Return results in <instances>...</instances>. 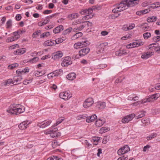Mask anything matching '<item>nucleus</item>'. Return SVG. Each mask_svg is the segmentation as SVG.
Segmentation results:
<instances>
[{
    "mask_svg": "<svg viewBox=\"0 0 160 160\" xmlns=\"http://www.w3.org/2000/svg\"><path fill=\"white\" fill-rule=\"evenodd\" d=\"M139 0H123L117 7L112 10L114 13H117L128 8V7H132L138 5Z\"/></svg>",
    "mask_w": 160,
    "mask_h": 160,
    "instance_id": "obj_1",
    "label": "nucleus"
},
{
    "mask_svg": "<svg viewBox=\"0 0 160 160\" xmlns=\"http://www.w3.org/2000/svg\"><path fill=\"white\" fill-rule=\"evenodd\" d=\"M24 108L19 105H11L7 110V112L10 114L16 115L19 114L24 112Z\"/></svg>",
    "mask_w": 160,
    "mask_h": 160,
    "instance_id": "obj_2",
    "label": "nucleus"
},
{
    "mask_svg": "<svg viewBox=\"0 0 160 160\" xmlns=\"http://www.w3.org/2000/svg\"><path fill=\"white\" fill-rule=\"evenodd\" d=\"M90 44L89 42L87 40L84 41L75 43L74 45V47L76 49L86 47Z\"/></svg>",
    "mask_w": 160,
    "mask_h": 160,
    "instance_id": "obj_3",
    "label": "nucleus"
},
{
    "mask_svg": "<svg viewBox=\"0 0 160 160\" xmlns=\"http://www.w3.org/2000/svg\"><path fill=\"white\" fill-rule=\"evenodd\" d=\"M94 101L92 98H88L86 99L83 104V107L87 108L91 106L94 103Z\"/></svg>",
    "mask_w": 160,
    "mask_h": 160,
    "instance_id": "obj_4",
    "label": "nucleus"
},
{
    "mask_svg": "<svg viewBox=\"0 0 160 160\" xmlns=\"http://www.w3.org/2000/svg\"><path fill=\"white\" fill-rule=\"evenodd\" d=\"M59 96L61 98L65 100L68 99L72 97L69 91L61 92L59 94Z\"/></svg>",
    "mask_w": 160,
    "mask_h": 160,
    "instance_id": "obj_5",
    "label": "nucleus"
},
{
    "mask_svg": "<svg viewBox=\"0 0 160 160\" xmlns=\"http://www.w3.org/2000/svg\"><path fill=\"white\" fill-rule=\"evenodd\" d=\"M130 150L129 147L128 145H125L123 147L120 148L118 151V153L119 155L123 154Z\"/></svg>",
    "mask_w": 160,
    "mask_h": 160,
    "instance_id": "obj_6",
    "label": "nucleus"
},
{
    "mask_svg": "<svg viewBox=\"0 0 160 160\" xmlns=\"http://www.w3.org/2000/svg\"><path fill=\"white\" fill-rule=\"evenodd\" d=\"M135 116V115L133 114L129 115L122 118V121L123 123H128L129 122L131 121Z\"/></svg>",
    "mask_w": 160,
    "mask_h": 160,
    "instance_id": "obj_7",
    "label": "nucleus"
},
{
    "mask_svg": "<svg viewBox=\"0 0 160 160\" xmlns=\"http://www.w3.org/2000/svg\"><path fill=\"white\" fill-rule=\"evenodd\" d=\"M31 122L28 121H25L20 123L18 125L19 128L21 130H24L26 129Z\"/></svg>",
    "mask_w": 160,
    "mask_h": 160,
    "instance_id": "obj_8",
    "label": "nucleus"
},
{
    "mask_svg": "<svg viewBox=\"0 0 160 160\" xmlns=\"http://www.w3.org/2000/svg\"><path fill=\"white\" fill-rule=\"evenodd\" d=\"M72 61H71V58L68 57H65L63 59L62 63V66H67L72 64Z\"/></svg>",
    "mask_w": 160,
    "mask_h": 160,
    "instance_id": "obj_9",
    "label": "nucleus"
},
{
    "mask_svg": "<svg viewBox=\"0 0 160 160\" xmlns=\"http://www.w3.org/2000/svg\"><path fill=\"white\" fill-rule=\"evenodd\" d=\"M63 55L62 52L60 51H58L53 54L52 58L54 59H57L61 58Z\"/></svg>",
    "mask_w": 160,
    "mask_h": 160,
    "instance_id": "obj_10",
    "label": "nucleus"
},
{
    "mask_svg": "<svg viewBox=\"0 0 160 160\" xmlns=\"http://www.w3.org/2000/svg\"><path fill=\"white\" fill-rule=\"evenodd\" d=\"M90 51V48H86L82 49L79 52V54L81 56H84L89 53Z\"/></svg>",
    "mask_w": 160,
    "mask_h": 160,
    "instance_id": "obj_11",
    "label": "nucleus"
},
{
    "mask_svg": "<svg viewBox=\"0 0 160 160\" xmlns=\"http://www.w3.org/2000/svg\"><path fill=\"white\" fill-rule=\"evenodd\" d=\"M106 107V103L104 102H98L97 103L96 107L99 109H103Z\"/></svg>",
    "mask_w": 160,
    "mask_h": 160,
    "instance_id": "obj_12",
    "label": "nucleus"
},
{
    "mask_svg": "<svg viewBox=\"0 0 160 160\" xmlns=\"http://www.w3.org/2000/svg\"><path fill=\"white\" fill-rule=\"evenodd\" d=\"M105 120L103 119H98L95 122V124L97 127H101L105 123Z\"/></svg>",
    "mask_w": 160,
    "mask_h": 160,
    "instance_id": "obj_13",
    "label": "nucleus"
},
{
    "mask_svg": "<svg viewBox=\"0 0 160 160\" xmlns=\"http://www.w3.org/2000/svg\"><path fill=\"white\" fill-rule=\"evenodd\" d=\"M26 52V49L25 48H20L15 51L13 53L15 55H21L24 53Z\"/></svg>",
    "mask_w": 160,
    "mask_h": 160,
    "instance_id": "obj_14",
    "label": "nucleus"
},
{
    "mask_svg": "<svg viewBox=\"0 0 160 160\" xmlns=\"http://www.w3.org/2000/svg\"><path fill=\"white\" fill-rule=\"evenodd\" d=\"M140 27L142 31L144 32L149 31L151 29V28L148 26V24L146 23H142L140 25Z\"/></svg>",
    "mask_w": 160,
    "mask_h": 160,
    "instance_id": "obj_15",
    "label": "nucleus"
},
{
    "mask_svg": "<svg viewBox=\"0 0 160 160\" xmlns=\"http://www.w3.org/2000/svg\"><path fill=\"white\" fill-rule=\"evenodd\" d=\"M152 44H151L149 45L148 51V52H150V53L152 55L153 54L154 51L158 52L157 47H156L154 46H152Z\"/></svg>",
    "mask_w": 160,
    "mask_h": 160,
    "instance_id": "obj_16",
    "label": "nucleus"
},
{
    "mask_svg": "<svg viewBox=\"0 0 160 160\" xmlns=\"http://www.w3.org/2000/svg\"><path fill=\"white\" fill-rule=\"evenodd\" d=\"M63 30V27L62 25H60L56 27L53 30V32L55 34L58 33Z\"/></svg>",
    "mask_w": 160,
    "mask_h": 160,
    "instance_id": "obj_17",
    "label": "nucleus"
},
{
    "mask_svg": "<svg viewBox=\"0 0 160 160\" xmlns=\"http://www.w3.org/2000/svg\"><path fill=\"white\" fill-rule=\"evenodd\" d=\"M44 46H52L55 45L54 40H48L45 41L43 43Z\"/></svg>",
    "mask_w": 160,
    "mask_h": 160,
    "instance_id": "obj_18",
    "label": "nucleus"
},
{
    "mask_svg": "<svg viewBox=\"0 0 160 160\" xmlns=\"http://www.w3.org/2000/svg\"><path fill=\"white\" fill-rule=\"evenodd\" d=\"M51 122H52L50 120L49 121H45L42 124L40 125L38 124V125L39 127L40 128H44L45 127L49 125L50 124Z\"/></svg>",
    "mask_w": 160,
    "mask_h": 160,
    "instance_id": "obj_19",
    "label": "nucleus"
},
{
    "mask_svg": "<svg viewBox=\"0 0 160 160\" xmlns=\"http://www.w3.org/2000/svg\"><path fill=\"white\" fill-rule=\"evenodd\" d=\"M54 129L55 131H53V132H52L51 134V135H50V136L51 137L53 138L55 137H58L60 136L61 134V133L56 132L58 130L57 128H55Z\"/></svg>",
    "mask_w": 160,
    "mask_h": 160,
    "instance_id": "obj_20",
    "label": "nucleus"
},
{
    "mask_svg": "<svg viewBox=\"0 0 160 160\" xmlns=\"http://www.w3.org/2000/svg\"><path fill=\"white\" fill-rule=\"evenodd\" d=\"M97 118V116L95 114H93L91 116L87 117L86 121L88 122H91L93 121Z\"/></svg>",
    "mask_w": 160,
    "mask_h": 160,
    "instance_id": "obj_21",
    "label": "nucleus"
},
{
    "mask_svg": "<svg viewBox=\"0 0 160 160\" xmlns=\"http://www.w3.org/2000/svg\"><path fill=\"white\" fill-rule=\"evenodd\" d=\"M14 83L15 82H13L12 79H8L5 80L3 83V84L4 86H7L9 85H10L12 84L14 85Z\"/></svg>",
    "mask_w": 160,
    "mask_h": 160,
    "instance_id": "obj_22",
    "label": "nucleus"
},
{
    "mask_svg": "<svg viewBox=\"0 0 160 160\" xmlns=\"http://www.w3.org/2000/svg\"><path fill=\"white\" fill-rule=\"evenodd\" d=\"M143 100L145 101V103L147 102H152L155 100V97L152 95L147 98L143 99Z\"/></svg>",
    "mask_w": 160,
    "mask_h": 160,
    "instance_id": "obj_23",
    "label": "nucleus"
},
{
    "mask_svg": "<svg viewBox=\"0 0 160 160\" xmlns=\"http://www.w3.org/2000/svg\"><path fill=\"white\" fill-rule=\"evenodd\" d=\"M76 77V74L74 72L70 73L67 76V78L70 80H72L75 78Z\"/></svg>",
    "mask_w": 160,
    "mask_h": 160,
    "instance_id": "obj_24",
    "label": "nucleus"
},
{
    "mask_svg": "<svg viewBox=\"0 0 160 160\" xmlns=\"http://www.w3.org/2000/svg\"><path fill=\"white\" fill-rule=\"evenodd\" d=\"M133 45V47L134 48L136 47H138L140 46H141L143 45L144 44V42L142 41L139 40V41H136L133 42L132 43Z\"/></svg>",
    "mask_w": 160,
    "mask_h": 160,
    "instance_id": "obj_25",
    "label": "nucleus"
},
{
    "mask_svg": "<svg viewBox=\"0 0 160 160\" xmlns=\"http://www.w3.org/2000/svg\"><path fill=\"white\" fill-rule=\"evenodd\" d=\"M82 35V33L81 32H79L74 35L71 37V39L72 40H74L81 37Z\"/></svg>",
    "mask_w": 160,
    "mask_h": 160,
    "instance_id": "obj_26",
    "label": "nucleus"
},
{
    "mask_svg": "<svg viewBox=\"0 0 160 160\" xmlns=\"http://www.w3.org/2000/svg\"><path fill=\"white\" fill-rule=\"evenodd\" d=\"M22 77L21 76L19 75L18 76H16L14 78L13 82H15L14 85L17 84V83L18 82H20L22 79Z\"/></svg>",
    "mask_w": 160,
    "mask_h": 160,
    "instance_id": "obj_27",
    "label": "nucleus"
},
{
    "mask_svg": "<svg viewBox=\"0 0 160 160\" xmlns=\"http://www.w3.org/2000/svg\"><path fill=\"white\" fill-rule=\"evenodd\" d=\"M152 55L150 53V52L143 53L141 56V58L143 59H147L151 57Z\"/></svg>",
    "mask_w": 160,
    "mask_h": 160,
    "instance_id": "obj_28",
    "label": "nucleus"
},
{
    "mask_svg": "<svg viewBox=\"0 0 160 160\" xmlns=\"http://www.w3.org/2000/svg\"><path fill=\"white\" fill-rule=\"evenodd\" d=\"M108 44V43L106 42L105 43H100L98 44L96 46L97 48L98 49H99L100 48H101L100 49V50H98V53H100L102 51H103V48H102L103 46H107Z\"/></svg>",
    "mask_w": 160,
    "mask_h": 160,
    "instance_id": "obj_29",
    "label": "nucleus"
},
{
    "mask_svg": "<svg viewBox=\"0 0 160 160\" xmlns=\"http://www.w3.org/2000/svg\"><path fill=\"white\" fill-rule=\"evenodd\" d=\"M78 14L77 13H72L69 15L68 18L70 20H72L78 17Z\"/></svg>",
    "mask_w": 160,
    "mask_h": 160,
    "instance_id": "obj_30",
    "label": "nucleus"
},
{
    "mask_svg": "<svg viewBox=\"0 0 160 160\" xmlns=\"http://www.w3.org/2000/svg\"><path fill=\"white\" fill-rule=\"evenodd\" d=\"M141 122L143 124V125L145 126L149 124V119L147 118H144L141 120Z\"/></svg>",
    "mask_w": 160,
    "mask_h": 160,
    "instance_id": "obj_31",
    "label": "nucleus"
},
{
    "mask_svg": "<svg viewBox=\"0 0 160 160\" xmlns=\"http://www.w3.org/2000/svg\"><path fill=\"white\" fill-rule=\"evenodd\" d=\"M128 99L129 100L135 101L138 100L139 97L138 96H135L134 94H132L129 96Z\"/></svg>",
    "mask_w": 160,
    "mask_h": 160,
    "instance_id": "obj_32",
    "label": "nucleus"
},
{
    "mask_svg": "<svg viewBox=\"0 0 160 160\" xmlns=\"http://www.w3.org/2000/svg\"><path fill=\"white\" fill-rule=\"evenodd\" d=\"M127 53L125 50H120L116 52V55L117 56H120L122 55H126Z\"/></svg>",
    "mask_w": 160,
    "mask_h": 160,
    "instance_id": "obj_33",
    "label": "nucleus"
},
{
    "mask_svg": "<svg viewBox=\"0 0 160 160\" xmlns=\"http://www.w3.org/2000/svg\"><path fill=\"white\" fill-rule=\"evenodd\" d=\"M20 37H9L6 40V41L8 42H11L14 41L19 38Z\"/></svg>",
    "mask_w": 160,
    "mask_h": 160,
    "instance_id": "obj_34",
    "label": "nucleus"
},
{
    "mask_svg": "<svg viewBox=\"0 0 160 160\" xmlns=\"http://www.w3.org/2000/svg\"><path fill=\"white\" fill-rule=\"evenodd\" d=\"M144 103H145V101L143 99H142L133 103L132 105L134 106H137L140 105L141 104Z\"/></svg>",
    "mask_w": 160,
    "mask_h": 160,
    "instance_id": "obj_35",
    "label": "nucleus"
},
{
    "mask_svg": "<svg viewBox=\"0 0 160 160\" xmlns=\"http://www.w3.org/2000/svg\"><path fill=\"white\" fill-rule=\"evenodd\" d=\"M84 27L85 26L84 25H81L79 27L74 28L73 29V31L75 32H76L78 31H81Z\"/></svg>",
    "mask_w": 160,
    "mask_h": 160,
    "instance_id": "obj_36",
    "label": "nucleus"
},
{
    "mask_svg": "<svg viewBox=\"0 0 160 160\" xmlns=\"http://www.w3.org/2000/svg\"><path fill=\"white\" fill-rule=\"evenodd\" d=\"M157 19V18L156 17L152 16L151 17H148L147 19V21L149 22H155Z\"/></svg>",
    "mask_w": 160,
    "mask_h": 160,
    "instance_id": "obj_37",
    "label": "nucleus"
},
{
    "mask_svg": "<svg viewBox=\"0 0 160 160\" xmlns=\"http://www.w3.org/2000/svg\"><path fill=\"white\" fill-rule=\"evenodd\" d=\"M109 128L108 127H102L100 129V132L101 133H105L109 131Z\"/></svg>",
    "mask_w": 160,
    "mask_h": 160,
    "instance_id": "obj_38",
    "label": "nucleus"
},
{
    "mask_svg": "<svg viewBox=\"0 0 160 160\" xmlns=\"http://www.w3.org/2000/svg\"><path fill=\"white\" fill-rule=\"evenodd\" d=\"M151 36V33L149 32H146L143 34V36L145 39L149 38Z\"/></svg>",
    "mask_w": 160,
    "mask_h": 160,
    "instance_id": "obj_39",
    "label": "nucleus"
},
{
    "mask_svg": "<svg viewBox=\"0 0 160 160\" xmlns=\"http://www.w3.org/2000/svg\"><path fill=\"white\" fill-rule=\"evenodd\" d=\"M62 72V70H59L52 72L53 73L54 76L56 77L58 76Z\"/></svg>",
    "mask_w": 160,
    "mask_h": 160,
    "instance_id": "obj_40",
    "label": "nucleus"
},
{
    "mask_svg": "<svg viewBox=\"0 0 160 160\" xmlns=\"http://www.w3.org/2000/svg\"><path fill=\"white\" fill-rule=\"evenodd\" d=\"M12 20L11 19L8 20L6 22V26L7 28H9L12 26Z\"/></svg>",
    "mask_w": 160,
    "mask_h": 160,
    "instance_id": "obj_41",
    "label": "nucleus"
},
{
    "mask_svg": "<svg viewBox=\"0 0 160 160\" xmlns=\"http://www.w3.org/2000/svg\"><path fill=\"white\" fill-rule=\"evenodd\" d=\"M100 138L99 137H95L93 138L92 140L93 141L94 144L95 145L98 144V142L99 141Z\"/></svg>",
    "mask_w": 160,
    "mask_h": 160,
    "instance_id": "obj_42",
    "label": "nucleus"
},
{
    "mask_svg": "<svg viewBox=\"0 0 160 160\" xmlns=\"http://www.w3.org/2000/svg\"><path fill=\"white\" fill-rule=\"evenodd\" d=\"M65 39H62V38H60L56 39L55 41H54L55 45L56 44H58L61 43L63 41H64L65 40Z\"/></svg>",
    "mask_w": 160,
    "mask_h": 160,
    "instance_id": "obj_43",
    "label": "nucleus"
},
{
    "mask_svg": "<svg viewBox=\"0 0 160 160\" xmlns=\"http://www.w3.org/2000/svg\"><path fill=\"white\" fill-rule=\"evenodd\" d=\"M18 63H14L10 65H9L8 66V68L9 69H12L14 68L18 67Z\"/></svg>",
    "mask_w": 160,
    "mask_h": 160,
    "instance_id": "obj_44",
    "label": "nucleus"
},
{
    "mask_svg": "<svg viewBox=\"0 0 160 160\" xmlns=\"http://www.w3.org/2000/svg\"><path fill=\"white\" fill-rule=\"evenodd\" d=\"M72 28H68L64 30L63 32V34L66 35L68 34L69 33L72 31Z\"/></svg>",
    "mask_w": 160,
    "mask_h": 160,
    "instance_id": "obj_45",
    "label": "nucleus"
},
{
    "mask_svg": "<svg viewBox=\"0 0 160 160\" xmlns=\"http://www.w3.org/2000/svg\"><path fill=\"white\" fill-rule=\"evenodd\" d=\"M38 58L37 57H35L33 58L30 59L29 62L31 63H34L37 62L38 60Z\"/></svg>",
    "mask_w": 160,
    "mask_h": 160,
    "instance_id": "obj_46",
    "label": "nucleus"
},
{
    "mask_svg": "<svg viewBox=\"0 0 160 160\" xmlns=\"http://www.w3.org/2000/svg\"><path fill=\"white\" fill-rule=\"evenodd\" d=\"M41 33V31L40 30H38L33 33L32 35V37L33 38L36 37V35L38 36L39 34Z\"/></svg>",
    "mask_w": 160,
    "mask_h": 160,
    "instance_id": "obj_47",
    "label": "nucleus"
},
{
    "mask_svg": "<svg viewBox=\"0 0 160 160\" xmlns=\"http://www.w3.org/2000/svg\"><path fill=\"white\" fill-rule=\"evenodd\" d=\"M33 74L35 76H38V75H39L40 76H42L44 74V73L42 74L41 72L39 71H35L34 72Z\"/></svg>",
    "mask_w": 160,
    "mask_h": 160,
    "instance_id": "obj_48",
    "label": "nucleus"
},
{
    "mask_svg": "<svg viewBox=\"0 0 160 160\" xmlns=\"http://www.w3.org/2000/svg\"><path fill=\"white\" fill-rule=\"evenodd\" d=\"M157 135L156 133H152L151 135L148 137L147 138V139L148 140H149L150 139H152L153 138L156 137L157 136Z\"/></svg>",
    "mask_w": 160,
    "mask_h": 160,
    "instance_id": "obj_49",
    "label": "nucleus"
},
{
    "mask_svg": "<svg viewBox=\"0 0 160 160\" xmlns=\"http://www.w3.org/2000/svg\"><path fill=\"white\" fill-rule=\"evenodd\" d=\"M59 146L58 142L57 141H54L52 143V146L53 148H56Z\"/></svg>",
    "mask_w": 160,
    "mask_h": 160,
    "instance_id": "obj_50",
    "label": "nucleus"
},
{
    "mask_svg": "<svg viewBox=\"0 0 160 160\" xmlns=\"http://www.w3.org/2000/svg\"><path fill=\"white\" fill-rule=\"evenodd\" d=\"M47 77L49 79H52L55 77L54 75L52 72L47 74Z\"/></svg>",
    "mask_w": 160,
    "mask_h": 160,
    "instance_id": "obj_51",
    "label": "nucleus"
},
{
    "mask_svg": "<svg viewBox=\"0 0 160 160\" xmlns=\"http://www.w3.org/2000/svg\"><path fill=\"white\" fill-rule=\"evenodd\" d=\"M141 113L139 114L136 117V118L138 119L140 118H142L145 115V112L144 111L141 112Z\"/></svg>",
    "mask_w": 160,
    "mask_h": 160,
    "instance_id": "obj_52",
    "label": "nucleus"
},
{
    "mask_svg": "<svg viewBox=\"0 0 160 160\" xmlns=\"http://www.w3.org/2000/svg\"><path fill=\"white\" fill-rule=\"evenodd\" d=\"M135 26V25L134 24H132L131 25H130L129 27H127V29H124L125 30H130L132 29Z\"/></svg>",
    "mask_w": 160,
    "mask_h": 160,
    "instance_id": "obj_53",
    "label": "nucleus"
},
{
    "mask_svg": "<svg viewBox=\"0 0 160 160\" xmlns=\"http://www.w3.org/2000/svg\"><path fill=\"white\" fill-rule=\"evenodd\" d=\"M151 10L150 8H148L145 10H141L142 13L143 14H146L149 12Z\"/></svg>",
    "mask_w": 160,
    "mask_h": 160,
    "instance_id": "obj_54",
    "label": "nucleus"
},
{
    "mask_svg": "<svg viewBox=\"0 0 160 160\" xmlns=\"http://www.w3.org/2000/svg\"><path fill=\"white\" fill-rule=\"evenodd\" d=\"M87 9H82L81 11H80L79 13L82 15L87 14Z\"/></svg>",
    "mask_w": 160,
    "mask_h": 160,
    "instance_id": "obj_55",
    "label": "nucleus"
},
{
    "mask_svg": "<svg viewBox=\"0 0 160 160\" xmlns=\"http://www.w3.org/2000/svg\"><path fill=\"white\" fill-rule=\"evenodd\" d=\"M32 80L29 79V80H25L23 82V83L25 85H27L28 84H29L31 83L32 82Z\"/></svg>",
    "mask_w": 160,
    "mask_h": 160,
    "instance_id": "obj_56",
    "label": "nucleus"
},
{
    "mask_svg": "<svg viewBox=\"0 0 160 160\" xmlns=\"http://www.w3.org/2000/svg\"><path fill=\"white\" fill-rule=\"evenodd\" d=\"M53 132V130H51L50 129H47L45 130L44 132L45 134H50V135H51V134L52 132Z\"/></svg>",
    "mask_w": 160,
    "mask_h": 160,
    "instance_id": "obj_57",
    "label": "nucleus"
},
{
    "mask_svg": "<svg viewBox=\"0 0 160 160\" xmlns=\"http://www.w3.org/2000/svg\"><path fill=\"white\" fill-rule=\"evenodd\" d=\"M81 57V56L79 54V55L74 54L72 56V58L74 59H78L80 57Z\"/></svg>",
    "mask_w": 160,
    "mask_h": 160,
    "instance_id": "obj_58",
    "label": "nucleus"
},
{
    "mask_svg": "<svg viewBox=\"0 0 160 160\" xmlns=\"http://www.w3.org/2000/svg\"><path fill=\"white\" fill-rule=\"evenodd\" d=\"M57 159V156H53L52 157L48 158L46 160H56Z\"/></svg>",
    "mask_w": 160,
    "mask_h": 160,
    "instance_id": "obj_59",
    "label": "nucleus"
},
{
    "mask_svg": "<svg viewBox=\"0 0 160 160\" xmlns=\"http://www.w3.org/2000/svg\"><path fill=\"white\" fill-rule=\"evenodd\" d=\"M45 81V79H44L43 80H40L37 81V82L36 83L37 85H39V84H40L44 82Z\"/></svg>",
    "mask_w": 160,
    "mask_h": 160,
    "instance_id": "obj_60",
    "label": "nucleus"
},
{
    "mask_svg": "<svg viewBox=\"0 0 160 160\" xmlns=\"http://www.w3.org/2000/svg\"><path fill=\"white\" fill-rule=\"evenodd\" d=\"M155 89L157 90H160V83L156 84L155 86Z\"/></svg>",
    "mask_w": 160,
    "mask_h": 160,
    "instance_id": "obj_61",
    "label": "nucleus"
},
{
    "mask_svg": "<svg viewBox=\"0 0 160 160\" xmlns=\"http://www.w3.org/2000/svg\"><path fill=\"white\" fill-rule=\"evenodd\" d=\"M90 18V17L89 16V15H86L83 17V18H82V20L83 21H84L89 19Z\"/></svg>",
    "mask_w": 160,
    "mask_h": 160,
    "instance_id": "obj_62",
    "label": "nucleus"
},
{
    "mask_svg": "<svg viewBox=\"0 0 160 160\" xmlns=\"http://www.w3.org/2000/svg\"><path fill=\"white\" fill-rule=\"evenodd\" d=\"M85 116L83 115H80L77 117L76 119L77 120H80L85 118Z\"/></svg>",
    "mask_w": 160,
    "mask_h": 160,
    "instance_id": "obj_63",
    "label": "nucleus"
},
{
    "mask_svg": "<svg viewBox=\"0 0 160 160\" xmlns=\"http://www.w3.org/2000/svg\"><path fill=\"white\" fill-rule=\"evenodd\" d=\"M108 32L105 31H102L101 33V34L104 36L108 35Z\"/></svg>",
    "mask_w": 160,
    "mask_h": 160,
    "instance_id": "obj_64",
    "label": "nucleus"
}]
</instances>
